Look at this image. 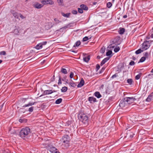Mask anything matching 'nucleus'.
I'll list each match as a JSON object with an SVG mask.
<instances>
[{
    "label": "nucleus",
    "mask_w": 153,
    "mask_h": 153,
    "mask_svg": "<svg viewBox=\"0 0 153 153\" xmlns=\"http://www.w3.org/2000/svg\"><path fill=\"white\" fill-rule=\"evenodd\" d=\"M30 128L28 127H25L22 129L20 132V136L23 138H27L31 133Z\"/></svg>",
    "instance_id": "f257e3e1"
},
{
    "label": "nucleus",
    "mask_w": 153,
    "mask_h": 153,
    "mask_svg": "<svg viewBox=\"0 0 153 153\" xmlns=\"http://www.w3.org/2000/svg\"><path fill=\"white\" fill-rule=\"evenodd\" d=\"M78 118L82 123L85 124H87L88 122V118L87 116L85 114H80L78 116Z\"/></svg>",
    "instance_id": "f03ea898"
},
{
    "label": "nucleus",
    "mask_w": 153,
    "mask_h": 153,
    "mask_svg": "<svg viewBox=\"0 0 153 153\" xmlns=\"http://www.w3.org/2000/svg\"><path fill=\"white\" fill-rule=\"evenodd\" d=\"M62 142V145H64L65 147H68L69 146V137L68 135H64L63 137Z\"/></svg>",
    "instance_id": "7ed1b4c3"
},
{
    "label": "nucleus",
    "mask_w": 153,
    "mask_h": 153,
    "mask_svg": "<svg viewBox=\"0 0 153 153\" xmlns=\"http://www.w3.org/2000/svg\"><path fill=\"white\" fill-rule=\"evenodd\" d=\"M150 46V43L149 41H147L144 42L142 45L141 47L144 51L147 50Z\"/></svg>",
    "instance_id": "20e7f679"
},
{
    "label": "nucleus",
    "mask_w": 153,
    "mask_h": 153,
    "mask_svg": "<svg viewBox=\"0 0 153 153\" xmlns=\"http://www.w3.org/2000/svg\"><path fill=\"white\" fill-rule=\"evenodd\" d=\"M35 102H29L28 104H26L22 106V108H21L20 109V111L22 113H24L25 112L26 110L24 109V108L27 107H29L32 105H34L35 104Z\"/></svg>",
    "instance_id": "39448f33"
},
{
    "label": "nucleus",
    "mask_w": 153,
    "mask_h": 153,
    "mask_svg": "<svg viewBox=\"0 0 153 153\" xmlns=\"http://www.w3.org/2000/svg\"><path fill=\"white\" fill-rule=\"evenodd\" d=\"M47 148L48 149L51 153H60L55 147L52 146H48Z\"/></svg>",
    "instance_id": "423d86ee"
},
{
    "label": "nucleus",
    "mask_w": 153,
    "mask_h": 153,
    "mask_svg": "<svg viewBox=\"0 0 153 153\" xmlns=\"http://www.w3.org/2000/svg\"><path fill=\"white\" fill-rule=\"evenodd\" d=\"M124 100L128 104L133 103L136 100V99L133 97H128L124 98Z\"/></svg>",
    "instance_id": "0eeeda50"
},
{
    "label": "nucleus",
    "mask_w": 153,
    "mask_h": 153,
    "mask_svg": "<svg viewBox=\"0 0 153 153\" xmlns=\"http://www.w3.org/2000/svg\"><path fill=\"white\" fill-rule=\"evenodd\" d=\"M41 3L44 5L49 4L50 5H52L54 4V2L52 0H44L41 1Z\"/></svg>",
    "instance_id": "6e6552de"
},
{
    "label": "nucleus",
    "mask_w": 153,
    "mask_h": 153,
    "mask_svg": "<svg viewBox=\"0 0 153 153\" xmlns=\"http://www.w3.org/2000/svg\"><path fill=\"white\" fill-rule=\"evenodd\" d=\"M70 27V25L69 24L63 27H62L60 28L59 30H57L58 31H59L61 32H65L66 31V29L69 27Z\"/></svg>",
    "instance_id": "1a4fd4ad"
},
{
    "label": "nucleus",
    "mask_w": 153,
    "mask_h": 153,
    "mask_svg": "<svg viewBox=\"0 0 153 153\" xmlns=\"http://www.w3.org/2000/svg\"><path fill=\"white\" fill-rule=\"evenodd\" d=\"M11 12L12 14L13 15L15 18L19 19V14L18 13L16 12L14 10L11 11Z\"/></svg>",
    "instance_id": "9d476101"
},
{
    "label": "nucleus",
    "mask_w": 153,
    "mask_h": 153,
    "mask_svg": "<svg viewBox=\"0 0 153 153\" xmlns=\"http://www.w3.org/2000/svg\"><path fill=\"white\" fill-rule=\"evenodd\" d=\"M88 100L91 103H92L96 102V98L93 97H89Z\"/></svg>",
    "instance_id": "9b49d317"
},
{
    "label": "nucleus",
    "mask_w": 153,
    "mask_h": 153,
    "mask_svg": "<svg viewBox=\"0 0 153 153\" xmlns=\"http://www.w3.org/2000/svg\"><path fill=\"white\" fill-rule=\"evenodd\" d=\"M84 81L82 78L81 79L79 83L77 85V87L80 88L82 87L84 84Z\"/></svg>",
    "instance_id": "f8f14e48"
},
{
    "label": "nucleus",
    "mask_w": 153,
    "mask_h": 153,
    "mask_svg": "<svg viewBox=\"0 0 153 153\" xmlns=\"http://www.w3.org/2000/svg\"><path fill=\"white\" fill-rule=\"evenodd\" d=\"M126 101L124 100H121L119 104V106L122 108L124 107L126 105Z\"/></svg>",
    "instance_id": "ddd939ff"
},
{
    "label": "nucleus",
    "mask_w": 153,
    "mask_h": 153,
    "mask_svg": "<svg viewBox=\"0 0 153 153\" xmlns=\"http://www.w3.org/2000/svg\"><path fill=\"white\" fill-rule=\"evenodd\" d=\"M61 14L64 17L66 18H68L70 17L71 15V13H68L65 14L64 13L62 12L61 13Z\"/></svg>",
    "instance_id": "4468645a"
},
{
    "label": "nucleus",
    "mask_w": 153,
    "mask_h": 153,
    "mask_svg": "<svg viewBox=\"0 0 153 153\" xmlns=\"http://www.w3.org/2000/svg\"><path fill=\"white\" fill-rule=\"evenodd\" d=\"M52 93V90H45L43 92V95H48L51 94Z\"/></svg>",
    "instance_id": "2eb2a0df"
},
{
    "label": "nucleus",
    "mask_w": 153,
    "mask_h": 153,
    "mask_svg": "<svg viewBox=\"0 0 153 153\" xmlns=\"http://www.w3.org/2000/svg\"><path fill=\"white\" fill-rule=\"evenodd\" d=\"M90 56L88 55L86 56H84L83 58V60L85 62H88L90 60Z\"/></svg>",
    "instance_id": "dca6fc26"
},
{
    "label": "nucleus",
    "mask_w": 153,
    "mask_h": 153,
    "mask_svg": "<svg viewBox=\"0 0 153 153\" xmlns=\"http://www.w3.org/2000/svg\"><path fill=\"white\" fill-rule=\"evenodd\" d=\"M53 26V24L51 22L48 23L45 26L46 28L48 29H49L51 28Z\"/></svg>",
    "instance_id": "f3484780"
},
{
    "label": "nucleus",
    "mask_w": 153,
    "mask_h": 153,
    "mask_svg": "<svg viewBox=\"0 0 153 153\" xmlns=\"http://www.w3.org/2000/svg\"><path fill=\"white\" fill-rule=\"evenodd\" d=\"M80 7L83 10H87L88 9V7L86 6V5L84 4H81Z\"/></svg>",
    "instance_id": "a211bd4d"
},
{
    "label": "nucleus",
    "mask_w": 153,
    "mask_h": 153,
    "mask_svg": "<svg viewBox=\"0 0 153 153\" xmlns=\"http://www.w3.org/2000/svg\"><path fill=\"white\" fill-rule=\"evenodd\" d=\"M43 6V5L42 4L37 3L36 4L34 5V7L37 9H40L42 8Z\"/></svg>",
    "instance_id": "6ab92c4d"
},
{
    "label": "nucleus",
    "mask_w": 153,
    "mask_h": 153,
    "mask_svg": "<svg viewBox=\"0 0 153 153\" xmlns=\"http://www.w3.org/2000/svg\"><path fill=\"white\" fill-rule=\"evenodd\" d=\"M94 95L98 98H100L102 97L100 92L98 91L95 92L94 93Z\"/></svg>",
    "instance_id": "aec40b11"
},
{
    "label": "nucleus",
    "mask_w": 153,
    "mask_h": 153,
    "mask_svg": "<svg viewBox=\"0 0 153 153\" xmlns=\"http://www.w3.org/2000/svg\"><path fill=\"white\" fill-rule=\"evenodd\" d=\"M144 51L140 47V49H138L135 51V53L136 54H138L141 53Z\"/></svg>",
    "instance_id": "412c9836"
},
{
    "label": "nucleus",
    "mask_w": 153,
    "mask_h": 153,
    "mask_svg": "<svg viewBox=\"0 0 153 153\" xmlns=\"http://www.w3.org/2000/svg\"><path fill=\"white\" fill-rule=\"evenodd\" d=\"M42 47V44L40 43L38 44L35 47V48L37 50H39L41 49Z\"/></svg>",
    "instance_id": "4be33fe9"
},
{
    "label": "nucleus",
    "mask_w": 153,
    "mask_h": 153,
    "mask_svg": "<svg viewBox=\"0 0 153 153\" xmlns=\"http://www.w3.org/2000/svg\"><path fill=\"white\" fill-rule=\"evenodd\" d=\"M125 31V29L124 28H120L119 31V33L120 34H123Z\"/></svg>",
    "instance_id": "5701e85b"
},
{
    "label": "nucleus",
    "mask_w": 153,
    "mask_h": 153,
    "mask_svg": "<svg viewBox=\"0 0 153 153\" xmlns=\"http://www.w3.org/2000/svg\"><path fill=\"white\" fill-rule=\"evenodd\" d=\"M80 43L81 42L80 41H77L74 45V47H76L79 46L80 45Z\"/></svg>",
    "instance_id": "b1692460"
},
{
    "label": "nucleus",
    "mask_w": 153,
    "mask_h": 153,
    "mask_svg": "<svg viewBox=\"0 0 153 153\" xmlns=\"http://www.w3.org/2000/svg\"><path fill=\"white\" fill-rule=\"evenodd\" d=\"M57 2L59 5L61 6L64 5L63 0H57Z\"/></svg>",
    "instance_id": "393cba45"
},
{
    "label": "nucleus",
    "mask_w": 153,
    "mask_h": 153,
    "mask_svg": "<svg viewBox=\"0 0 153 153\" xmlns=\"http://www.w3.org/2000/svg\"><path fill=\"white\" fill-rule=\"evenodd\" d=\"M62 101V98H59L57 99L55 101V103L56 104H60Z\"/></svg>",
    "instance_id": "a878e982"
},
{
    "label": "nucleus",
    "mask_w": 153,
    "mask_h": 153,
    "mask_svg": "<svg viewBox=\"0 0 153 153\" xmlns=\"http://www.w3.org/2000/svg\"><path fill=\"white\" fill-rule=\"evenodd\" d=\"M68 89V88L66 87H63L61 89V91L62 92H65Z\"/></svg>",
    "instance_id": "bb28decb"
},
{
    "label": "nucleus",
    "mask_w": 153,
    "mask_h": 153,
    "mask_svg": "<svg viewBox=\"0 0 153 153\" xmlns=\"http://www.w3.org/2000/svg\"><path fill=\"white\" fill-rule=\"evenodd\" d=\"M70 84L71 87H75L76 86V83L72 81H71V82H70Z\"/></svg>",
    "instance_id": "cd10ccee"
},
{
    "label": "nucleus",
    "mask_w": 153,
    "mask_h": 153,
    "mask_svg": "<svg viewBox=\"0 0 153 153\" xmlns=\"http://www.w3.org/2000/svg\"><path fill=\"white\" fill-rule=\"evenodd\" d=\"M152 98V96L151 95H149L146 99L147 102H149L151 101Z\"/></svg>",
    "instance_id": "c85d7f7f"
},
{
    "label": "nucleus",
    "mask_w": 153,
    "mask_h": 153,
    "mask_svg": "<svg viewBox=\"0 0 153 153\" xmlns=\"http://www.w3.org/2000/svg\"><path fill=\"white\" fill-rule=\"evenodd\" d=\"M120 49V48L119 47H117L115 48L114 49V51L115 53H117L119 51Z\"/></svg>",
    "instance_id": "c756f323"
},
{
    "label": "nucleus",
    "mask_w": 153,
    "mask_h": 153,
    "mask_svg": "<svg viewBox=\"0 0 153 153\" xmlns=\"http://www.w3.org/2000/svg\"><path fill=\"white\" fill-rule=\"evenodd\" d=\"M54 21L55 22V24L56 25H57L59 23L61 22V21L55 18L54 19Z\"/></svg>",
    "instance_id": "7c9ffc66"
},
{
    "label": "nucleus",
    "mask_w": 153,
    "mask_h": 153,
    "mask_svg": "<svg viewBox=\"0 0 153 153\" xmlns=\"http://www.w3.org/2000/svg\"><path fill=\"white\" fill-rule=\"evenodd\" d=\"M13 33L15 34H18L19 33V31L18 29H15L13 32Z\"/></svg>",
    "instance_id": "2f4dec72"
},
{
    "label": "nucleus",
    "mask_w": 153,
    "mask_h": 153,
    "mask_svg": "<svg viewBox=\"0 0 153 153\" xmlns=\"http://www.w3.org/2000/svg\"><path fill=\"white\" fill-rule=\"evenodd\" d=\"M112 53V52L111 51H108L106 53V55L107 56H110Z\"/></svg>",
    "instance_id": "473e14b6"
},
{
    "label": "nucleus",
    "mask_w": 153,
    "mask_h": 153,
    "mask_svg": "<svg viewBox=\"0 0 153 153\" xmlns=\"http://www.w3.org/2000/svg\"><path fill=\"white\" fill-rule=\"evenodd\" d=\"M61 72L65 74H67V71L66 69L65 68H62L61 70Z\"/></svg>",
    "instance_id": "72a5a7b5"
},
{
    "label": "nucleus",
    "mask_w": 153,
    "mask_h": 153,
    "mask_svg": "<svg viewBox=\"0 0 153 153\" xmlns=\"http://www.w3.org/2000/svg\"><path fill=\"white\" fill-rule=\"evenodd\" d=\"M127 82L129 85H131L132 83V79H129L127 80Z\"/></svg>",
    "instance_id": "f704fd0d"
},
{
    "label": "nucleus",
    "mask_w": 153,
    "mask_h": 153,
    "mask_svg": "<svg viewBox=\"0 0 153 153\" xmlns=\"http://www.w3.org/2000/svg\"><path fill=\"white\" fill-rule=\"evenodd\" d=\"M105 48L102 47L100 50V52L101 53H104L105 51Z\"/></svg>",
    "instance_id": "c9c22d12"
},
{
    "label": "nucleus",
    "mask_w": 153,
    "mask_h": 153,
    "mask_svg": "<svg viewBox=\"0 0 153 153\" xmlns=\"http://www.w3.org/2000/svg\"><path fill=\"white\" fill-rule=\"evenodd\" d=\"M146 59V58L144 57H142L140 60L139 62H143Z\"/></svg>",
    "instance_id": "e433bc0d"
},
{
    "label": "nucleus",
    "mask_w": 153,
    "mask_h": 153,
    "mask_svg": "<svg viewBox=\"0 0 153 153\" xmlns=\"http://www.w3.org/2000/svg\"><path fill=\"white\" fill-rule=\"evenodd\" d=\"M78 12L79 13H83V10L82 8H78Z\"/></svg>",
    "instance_id": "4c0bfd02"
},
{
    "label": "nucleus",
    "mask_w": 153,
    "mask_h": 153,
    "mask_svg": "<svg viewBox=\"0 0 153 153\" xmlns=\"http://www.w3.org/2000/svg\"><path fill=\"white\" fill-rule=\"evenodd\" d=\"M112 6V4L110 2H108L107 4V7L108 8H110Z\"/></svg>",
    "instance_id": "58836bf2"
},
{
    "label": "nucleus",
    "mask_w": 153,
    "mask_h": 153,
    "mask_svg": "<svg viewBox=\"0 0 153 153\" xmlns=\"http://www.w3.org/2000/svg\"><path fill=\"white\" fill-rule=\"evenodd\" d=\"M140 77V74H139L136 75L135 76V78L136 80L139 79Z\"/></svg>",
    "instance_id": "ea45409f"
},
{
    "label": "nucleus",
    "mask_w": 153,
    "mask_h": 153,
    "mask_svg": "<svg viewBox=\"0 0 153 153\" xmlns=\"http://www.w3.org/2000/svg\"><path fill=\"white\" fill-rule=\"evenodd\" d=\"M71 13L74 15L76 14L77 13V11L76 10H73L71 11Z\"/></svg>",
    "instance_id": "a19ab883"
},
{
    "label": "nucleus",
    "mask_w": 153,
    "mask_h": 153,
    "mask_svg": "<svg viewBox=\"0 0 153 153\" xmlns=\"http://www.w3.org/2000/svg\"><path fill=\"white\" fill-rule=\"evenodd\" d=\"M33 107L32 106L29 108L28 111L30 112H32L33 111Z\"/></svg>",
    "instance_id": "79ce46f5"
},
{
    "label": "nucleus",
    "mask_w": 153,
    "mask_h": 153,
    "mask_svg": "<svg viewBox=\"0 0 153 153\" xmlns=\"http://www.w3.org/2000/svg\"><path fill=\"white\" fill-rule=\"evenodd\" d=\"M6 54V53L5 51H2L0 52V55H5Z\"/></svg>",
    "instance_id": "37998d69"
},
{
    "label": "nucleus",
    "mask_w": 153,
    "mask_h": 153,
    "mask_svg": "<svg viewBox=\"0 0 153 153\" xmlns=\"http://www.w3.org/2000/svg\"><path fill=\"white\" fill-rule=\"evenodd\" d=\"M88 39V38L87 36H85L84 37L83 39V42H85L87 41Z\"/></svg>",
    "instance_id": "c03bdc74"
},
{
    "label": "nucleus",
    "mask_w": 153,
    "mask_h": 153,
    "mask_svg": "<svg viewBox=\"0 0 153 153\" xmlns=\"http://www.w3.org/2000/svg\"><path fill=\"white\" fill-rule=\"evenodd\" d=\"M111 56L110 57H106L105 58H104L103 60H104V61L105 62H106L110 59V57H111Z\"/></svg>",
    "instance_id": "a18cd8bd"
},
{
    "label": "nucleus",
    "mask_w": 153,
    "mask_h": 153,
    "mask_svg": "<svg viewBox=\"0 0 153 153\" xmlns=\"http://www.w3.org/2000/svg\"><path fill=\"white\" fill-rule=\"evenodd\" d=\"M62 84V82H61V78L60 76H59V77L58 82V84L60 85V84Z\"/></svg>",
    "instance_id": "49530a36"
},
{
    "label": "nucleus",
    "mask_w": 153,
    "mask_h": 153,
    "mask_svg": "<svg viewBox=\"0 0 153 153\" xmlns=\"http://www.w3.org/2000/svg\"><path fill=\"white\" fill-rule=\"evenodd\" d=\"M19 16H20L22 19H23L25 18V17L23 15L20 13L19 14Z\"/></svg>",
    "instance_id": "de8ad7c7"
},
{
    "label": "nucleus",
    "mask_w": 153,
    "mask_h": 153,
    "mask_svg": "<svg viewBox=\"0 0 153 153\" xmlns=\"http://www.w3.org/2000/svg\"><path fill=\"white\" fill-rule=\"evenodd\" d=\"M74 75V74L73 72H71L70 75V78L72 79L73 78V77Z\"/></svg>",
    "instance_id": "09e8293b"
},
{
    "label": "nucleus",
    "mask_w": 153,
    "mask_h": 153,
    "mask_svg": "<svg viewBox=\"0 0 153 153\" xmlns=\"http://www.w3.org/2000/svg\"><path fill=\"white\" fill-rule=\"evenodd\" d=\"M40 44H42V46L43 45H46L47 43V42L46 41L45 42H42L41 43H40Z\"/></svg>",
    "instance_id": "8fccbe9b"
},
{
    "label": "nucleus",
    "mask_w": 153,
    "mask_h": 153,
    "mask_svg": "<svg viewBox=\"0 0 153 153\" xmlns=\"http://www.w3.org/2000/svg\"><path fill=\"white\" fill-rule=\"evenodd\" d=\"M134 62L133 61H131L129 63V65H134Z\"/></svg>",
    "instance_id": "3c124183"
},
{
    "label": "nucleus",
    "mask_w": 153,
    "mask_h": 153,
    "mask_svg": "<svg viewBox=\"0 0 153 153\" xmlns=\"http://www.w3.org/2000/svg\"><path fill=\"white\" fill-rule=\"evenodd\" d=\"M105 63V62L104 61V60L103 59L102 62H101L100 63V65L101 66L103 65Z\"/></svg>",
    "instance_id": "603ef678"
},
{
    "label": "nucleus",
    "mask_w": 153,
    "mask_h": 153,
    "mask_svg": "<svg viewBox=\"0 0 153 153\" xmlns=\"http://www.w3.org/2000/svg\"><path fill=\"white\" fill-rule=\"evenodd\" d=\"M109 47L110 48H114L115 46L113 45V44H111L109 45Z\"/></svg>",
    "instance_id": "864d4df0"
},
{
    "label": "nucleus",
    "mask_w": 153,
    "mask_h": 153,
    "mask_svg": "<svg viewBox=\"0 0 153 153\" xmlns=\"http://www.w3.org/2000/svg\"><path fill=\"white\" fill-rule=\"evenodd\" d=\"M117 74H114L112 76H111V78L113 79V78H115L117 77Z\"/></svg>",
    "instance_id": "5fc2aeb1"
},
{
    "label": "nucleus",
    "mask_w": 153,
    "mask_h": 153,
    "mask_svg": "<svg viewBox=\"0 0 153 153\" xmlns=\"http://www.w3.org/2000/svg\"><path fill=\"white\" fill-rule=\"evenodd\" d=\"M100 66L99 65L97 64L96 65V68L97 70H99L100 68Z\"/></svg>",
    "instance_id": "6e6d98bb"
},
{
    "label": "nucleus",
    "mask_w": 153,
    "mask_h": 153,
    "mask_svg": "<svg viewBox=\"0 0 153 153\" xmlns=\"http://www.w3.org/2000/svg\"><path fill=\"white\" fill-rule=\"evenodd\" d=\"M134 134H131L130 135V137L131 138H132L134 137Z\"/></svg>",
    "instance_id": "4d7b16f0"
},
{
    "label": "nucleus",
    "mask_w": 153,
    "mask_h": 153,
    "mask_svg": "<svg viewBox=\"0 0 153 153\" xmlns=\"http://www.w3.org/2000/svg\"><path fill=\"white\" fill-rule=\"evenodd\" d=\"M127 15H124L123 16V17L124 18V19H125V18H127Z\"/></svg>",
    "instance_id": "13d9d810"
},
{
    "label": "nucleus",
    "mask_w": 153,
    "mask_h": 153,
    "mask_svg": "<svg viewBox=\"0 0 153 153\" xmlns=\"http://www.w3.org/2000/svg\"><path fill=\"white\" fill-rule=\"evenodd\" d=\"M150 37L152 38H153V33H152L151 35V36H150Z\"/></svg>",
    "instance_id": "bf43d9fd"
},
{
    "label": "nucleus",
    "mask_w": 153,
    "mask_h": 153,
    "mask_svg": "<svg viewBox=\"0 0 153 153\" xmlns=\"http://www.w3.org/2000/svg\"><path fill=\"white\" fill-rule=\"evenodd\" d=\"M52 93L56 92V91H55L54 90H52Z\"/></svg>",
    "instance_id": "052dcab7"
},
{
    "label": "nucleus",
    "mask_w": 153,
    "mask_h": 153,
    "mask_svg": "<svg viewBox=\"0 0 153 153\" xmlns=\"http://www.w3.org/2000/svg\"><path fill=\"white\" fill-rule=\"evenodd\" d=\"M97 58L98 59H100V56H98L97 57Z\"/></svg>",
    "instance_id": "680f3d73"
},
{
    "label": "nucleus",
    "mask_w": 153,
    "mask_h": 153,
    "mask_svg": "<svg viewBox=\"0 0 153 153\" xmlns=\"http://www.w3.org/2000/svg\"><path fill=\"white\" fill-rule=\"evenodd\" d=\"M2 62V60L0 59V64Z\"/></svg>",
    "instance_id": "e2e57ef3"
},
{
    "label": "nucleus",
    "mask_w": 153,
    "mask_h": 153,
    "mask_svg": "<svg viewBox=\"0 0 153 153\" xmlns=\"http://www.w3.org/2000/svg\"><path fill=\"white\" fill-rule=\"evenodd\" d=\"M151 72L152 73L153 72V69H152V70H151Z\"/></svg>",
    "instance_id": "0e129e2a"
},
{
    "label": "nucleus",
    "mask_w": 153,
    "mask_h": 153,
    "mask_svg": "<svg viewBox=\"0 0 153 153\" xmlns=\"http://www.w3.org/2000/svg\"><path fill=\"white\" fill-rule=\"evenodd\" d=\"M72 52H73L75 53V52L74 51H72Z\"/></svg>",
    "instance_id": "69168bd1"
},
{
    "label": "nucleus",
    "mask_w": 153,
    "mask_h": 153,
    "mask_svg": "<svg viewBox=\"0 0 153 153\" xmlns=\"http://www.w3.org/2000/svg\"><path fill=\"white\" fill-rule=\"evenodd\" d=\"M53 77L54 78V79H55V76L54 75L53 76Z\"/></svg>",
    "instance_id": "338daca9"
},
{
    "label": "nucleus",
    "mask_w": 153,
    "mask_h": 153,
    "mask_svg": "<svg viewBox=\"0 0 153 153\" xmlns=\"http://www.w3.org/2000/svg\"><path fill=\"white\" fill-rule=\"evenodd\" d=\"M42 95H40V97H42Z\"/></svg>",
    "instance_id": "774afa93"
}]
</instances>
